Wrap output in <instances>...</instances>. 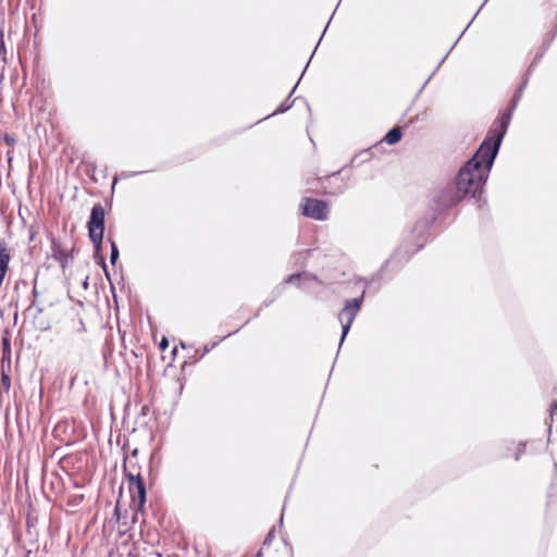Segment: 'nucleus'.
I'll list each match as a JSON object with an SVG mask.
<instances>
[{"instance_id":"obj_1","label":"nucleus","mask_w":557,"mask_h":557,"mask_svg":"<svg viewBox=\"0 0 557 557\" xmlns=\"http://www.w3.org/2000/svg\"><path fill=\"white\" fill-rule=\"evenodd\" d=\"M509 121L510 113L502 112L500 116L492 124L487 136L474 156L459 170L456 177L458 195L453 199V205L463 196L475 197L482 191Z\"/></svg>"},{"instance_id":"obj_2","label":"nucleus","mask_w":557,"mask_h":557,"mask_svg":"<svg viewBox=\"0 0 557 557\" xmlns=\"http://www.w3.org/2000/svg\"><path fill=\"white\" fill-rule=\"evenodd\" d=\"M124 473L128 481V490L132 497L133 505L137 504V511L145 512L146 506V486L144 478L140 473V468L132 459L124 461Z\"/></svg>"},{"instance_id":"obj_3","label":"nucleus","mask_w":557,"mask_h":557,"mask_svg":"<svg viewBox=\"0 0 557 557\" xmlns=\"http://www.w3.org/2000/svg\"><path fill=\"white\" fill-rule=\"evenodd\" d=\"M104 218L106 210L103 205L96 203L91 209L89 221L87 223L89 238L96 248L100 247L103 239Z\"/></svg>"},{"instance_id":"obj_4","label":"nucleus","mask_w":557,"mask_h":557,"mask_svg":"<svg viewBox=\"0 0 557 557\" xmlns=\"http://www.w3.org/2000/svg\"><path fill=\"white\" fill-rule=\"evenodd\" d=\"M301 213L317 221H324L329 216V203L324 200L306 197L300 205Z\"/></svg>"},{"instance_id":"obj_5","label":"nucleus","mask_w":557,"mask_h":557,"mask_svg":"<svg viewBox=\"0 0 557 557\" xmlns=\"http://www.w3.org/2000/svg\"><path fill=\"white\" fill-rule=\"evenodd\" d=\"M362 304V296L360 298H354L350 300H347L345 304V307L338 314V320L342 324V341L345 338L347 333L350 330V326L359 312Z\"/></svg>"},{"instance_id":"obj_6","label":"nucleus","mask_w":557,"mask_h":557,"mask_svg":"<svg viewBox=\"0 0 557 557\" xmlns=\"http://www.w3.org/2000/svg\"><path fill=\"white\" fill-rule=\"evenodd\" d=\"M11 261V252L5 244L0 243V288L3 285L4 278L9 272V264Z\"/></svg>"},{"instance_id":"obj_7","label":"nucleus","mask_w":557,"mask_h":557,"mask_svg":"<svg viewBox=\"0 0 557 557\" xmlns=\"http://www.w3.org/2000/svg\"><path fill=\"white\" fill-rule=\"evenodd\" d=\"M401 139V131L399 127H394L391 131L387 132V134L384 137V140L388 145H395Z\"/></svg>"},{"instance_id":"obj_8","label":"nucleus","mask_w":557,"mask_h":557,"mask_svg":"<svg viewBox=\"0 0 557 557\" xmlns=\"http://www.w3.org/2000/svg\"><path fill=\"white\" fill-rule=\"evenodd\" d=\"M83 500H84L83 494H72V495H69L66 504L71 507H76V506L81 505Z\"/></svg>"},{"instance_id":"obj_9","label":"nucleus","mask_w":557,"mask_h":557,"mask_svg":"<svg viewBox=\"0 0 557 557\" xmlns=\"http://www.w3.org/2000/svg\"><path fill=\"white\" fill-rule=\"evenodd\" d=\"M117 258H119V249H117L115 243H112L111 244V256H110L111 263L114 264L116 262Z\"/></svg>"},{"instance_id":"obj_10","label":"nucleus","mask_w":557,"mask_h":557,"mask_svg":"<svg viewBox=\"0 0 557 557\" xmlns=\"http://www.w3.org/2000/svg\"><path fill=\"white\" fill-rule=\"evenodd\" d=\"M2 348H3V355L11 354V343H10V338L7 336L2 337Z\"/></svg>"},{"instance_id":"obj_11","label":"nucleus","mask_w":557,"mask_h":557,"mask_svg":"<svg viewBox=\"0 0 557 557\" xmlns=\"http://www.w3.org/2000/svg\"><path fill=\"white\" fill-rule=\"evenodd\" d=\"M3 141L8 145V146H14L16 144V137L14 135H11V134H4L3 135Z\"/></svg>"},{"instance_id":"obj_12","label":"nucleus","mask_w":557,"mask_h":557,"mask_svg":"<svg viewBox=\"0 0 557 557\" xmlns=\"http://www.w3.org/2000/svg\"><path fill=\"white\" fill-rule=\"evenodd\" d=\"M133 511H134V512H133V517H132V522H133V523H136V522L138 521V516H139V515L144 516V515H145V512H144V513H141L140 511H137V504H136V505H133Z\"/></svg>"},{"instance_id":"obj_13","label":"nucleus","mask_w":557,"mask_h":557,"mask_svg":"<svg viewBox=\"0 0 557 557\" xmlns=\"http://www.w3.org/2000/svg\"><path fill=\"white\" fill-rule=\"evenodd\" d=\"M1 381H2V385H3L7 389H9V388H10V384H11L9 375L3 374V375H2Z\"/></svg>"},{"instance_id":"obj_14","label":"nucleus","mask_w":557,"mask_h":557,"mask_svg":"<svg viewBox=\"0 0 557 557\" xmlns=\"http://www.w3.org/2000/svg\"><path fill=\"white\" fill-rule=\"evenodd\" d=\"M169 346V341L166 337H162L160 344H159V347L162 351H164Z\"/></svg>"},{"instance_id":"obj_15","label":"nucleus","mask_w":557,"mask_h":557,"mask_svg":"<svg viewBox=\"0 0 557 557\" xmlns=\"http://www.w3.org/2000/svg\"><path fill=\"white\" fill-rule=\"evenodd\" d=\"M113 516H114V518H115V520H116V521H119V520L121 519V512H120L119 502H117V503H116V505H115Z\"/></svg>"},{"instance_id":"obj_16","label":"nucleus","mask_w":557,"mask_h":557,"mask_svg":"<svg viewBox=\"0 0 557 557\" xmlns=\"http://www.w3.org/2000/svg\"><path fill=\"white\" fill-rule=\"evenodd\" d=\"M300 278V274H292L286 278V283H294Z\"/></svg>"},{"instance_id":"obj_17","label":"nucleus","mask_w":557,"mask_h":557,"mask_svg":"<svg viewBox=\"0 0 557 557\" xmlns=\"http://www.w3.org/2000/svg\"><path fill=\"white\" fill-rule=\"evenodd\" d=\"M524 448H525V445H524V444H520V445H519V451H521V453H522V451L524 450Z\"/></svg>"},{"instance_id":"obj_18","label":"nucleus","mask_w":557,"mask_h":557,"mask_svg":"<svg viewBox=\"0 0 557 557\" xmlns=\"http://www.w3.org/2000/svg\"><path fill=\"white\" fill-rule=\"evenodd\" d=\"M553 407L557 408V403L556 401L553 403Z\"/></svg>"}]
</instances>
